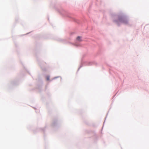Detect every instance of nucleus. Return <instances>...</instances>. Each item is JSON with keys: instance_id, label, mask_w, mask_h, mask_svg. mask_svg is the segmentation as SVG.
<instances>
[{"instance_id": "2", "label": "nucleus", "mask_w": 149, "mask_h": 149, "mask_svg": "<svg viewBox=\"0 0 149 149\" xmlns=\"http://www.w3.org/2000/svg\"><path fill=\"white\" fill-rule=\"evenodd\" d=\"M77 40L79 41H81V37H80V36H78L77 38Z\"/></svg>"}, {"instance_id": "1", "label": "nucleus", "mask_w": 149, "mask_h": 149, "mask_svg": "<svg viewBox=\"0 0 149 149\" xmlns=\"http://www.w3.org/2000/svg\"><path fill=\"white\" fill-rule=\"evenodd\" d=\"M128 21L127 19H122V23H123L124 24H126L128 23Z\"/></svg>"}, {"instance_id": "3", "label": "nucleus", "mask_w": 149, "mask_h": 149, "mask_svg": "<svg viewBox=\"0 0 149 149\" xmlns=\"http://www.w3.org/2000/svg\"><path fill=\"white\" fill-rule=\"evenodd\" d=\"M46 79L47 80H49V76H47L46 77Z\"/></svg>"}]
</instances>
